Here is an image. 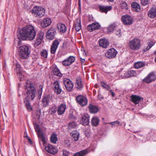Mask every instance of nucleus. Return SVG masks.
<instances>
[{
	"instance_id": "6ab92c4d",
	"label": "nucleus",
	"mask_w": 156,
	"mask_h": 156,
	"mask_svg": "<svg viewBox=\"0 0 156 156\" xmlns=\"http://www.w3.org/2000/svg\"><path fill=\"white\" fill-rule=\"evenodd\" d=\"M131 101L135 104H139L141 100L143 99L141 97L136 95H132L131 97Z\"/></svg>"
},
{
	"instance_id": "39448f33",
	"label": "nucleus",
	"mask_w": 156,
	"mask_h": 156,
	"mask_svg": "<svg viewBox=\"0 0 156 156\" xmlns=\"http://www.w3.org/2000/svg\"><path fill=\"white\" fill-rule=\"evenodd\" d=\"M32 12L36 17H41L43 16L45 14V10L44 9L38 6H35L34 7Z\"/></svg>"
},
{
	"instance_id": "ddd939ff",
	"label": "nucleus",
	"mask_w": 156,
	"mask_h": 156,
	"mask_svg": "<svg viewBox=\"0 0 156 156\" xmlns=\"http://www.w3.org/2000/svg\"><path fill=\"white\" fill-rule=\"evenodd\" d=\"M75 60V59L74 57L70 56L67 58L64 59L62 63L63 65L64 66H69Z\"/></svg>"
},
{
	"instance_id": "f3484780",
	"label": "nucleus",
	"mask_w": 156,
	"mask_h": 156,
	"mask_svg": "<svg viewBox=\"0 0 156 156\" xmlns=\"http://www.w3.org/2000/svg\"><path fill=\"white\" fill-rule=\"evenodd\" d=\"M54 89L55 92L57 94H60L62 91L60 86L59 82L58 81H55L53 83Z\"/></svg>"
},
{
	"instance_id": "37998d69",
	"label": "nucleus",
	"mask_w": 156,
	"mask_h": 156,
	"mask_svg": "<svg viewBox=\"0 0 156 156\" xmlns=\"http://www.w3.org/2000/svg\"><path fill=\"white\" fill-rule=\"evenodd\" d=\"M42 40L37 38L36 40L34 43V46L36 47L39 45L41 43Z\"/></svg>"
},
{
	"instance_id": "052dcab7",
	"label": "nucleus",
	"mask_w": 156,
	"mask_h": 156,
	"mask_svg": "<svg viewBox=\"0 0 156 156\" xmlns=\"http://www.w3.org/2000/svg\"><path fill=\"white\" fill-rule=\"evenodd\" d=\"M155 62H156V58H155Z\"/></svg>"
},
{
	"instance_id": "7ed1b4c3",
	"label": "nucleus",
	"mask_w": 156,
	"mask_h": 156,
	"mask_svg": "<svg viewBox=\"0 0 156 156\" xmlns=\"http://www.w3.org/2000/svg\"><path fill=\"white\" fill-rule=\"evenodd\" d=\"M20 58L23 59L27 58L30 56V51L27 46L23 45L20 47L19 50Z\"/></svg>"
},
{
	"instance_id": "aec40b11",
	"label": "nucleus",
	"mask_w": 156,
	"mask_h": 156,
	"mask_svg": "<svg viewBox=\"0 0 156 156\" xmlns=\"http://www.w3.org/2000/svg\"><path fill=\"white\" fill-rule=\"evenodd\" d=\"M59 44L58 41L55 40L54 41L51 48V54H53L55 53Z\"/></svg>"
},
{
	"instance_id": "a211bd4d",
	"label": "nucleus",
	"mask_w": 156,
	"mask_h": 156,
	"mask_svg": "<svg viewBox=\"0 0 156 156\" xmlns=\"http://www.w3.org/2000/svg\"><path fill=\"white\" fill-rule=\"evenodd\" d=\"M51 97L49 95L45 96L42 100V105L43 107H46L48 105L49 103L51 100Z\"/></svg>"
},
{
	"instance_id": "4468645a",
	"label": "nucleus",
	"mask_w": 156,
	"mask_h": 156,
	"mask_svg": "<svg viewBox=\"0 0 156 156\" xmlns=\"http://www.w3.org/2000/svg\"><path fill=\"white\" fill-rule=\"evenodd\" d=\"M56 32L55 29L53 28H51L47 31L46 37L47 39L52 40L54 37Z\"/></svg>"
},
{
	"instance_id": "6e6552de",
	"label": "nucleus",
	"mask_w": 156,
	"mask_h": 156,
	"mask_svg": "<svg viewBox=\"0 0 156 156\" xmlns=\"http://www.w3.org/2000/svg\"><path fill=\"white\" fill-rule=\"evenodd\" d=\"M76 101L81 106H84L87 105V100L86 98L82 95H79L76 98Z\"/></svg>"
},
{
	"instance_id": "f03ea898",
	"label": "nucleus",
	"mask_w": 156,
	"mask_h": 156,
	"mask_svg": "<svg viewBox=\"0 0 156 156\" xmlns=\"http://www.w3.org/2000/svg\"><path fill=\"white\" fill-rule=\"evenodd\" d=\"M36 32L34 27L32 25H28L23 28L17 34L19 40H33L35 37Z\"/></svg>"
},
{
	"instance_id": "5701e85b",
	"label": "nucleus",
	"mask_w": 156,
	"mask_h": 156,
	"mask_svg": "<svg viewBox=\"0 0 156 156\" xmlns=\"http://www.w3.org/2000/svg\"><path fill=\"white\" fill-rule=\"evenodd\" d=\"M51 19L47 18L43 20V21L41 23V24L44 28H45L49 26L51 24Z\"/></svg>"
},
{
	"instance_id": "4be33fe9",
	"label": "nucleus",
	"mask_w": 156,
	"mask_h": 156,
	"mask_svg": "<svg viewBox=\"0 0 156 156\" xmlns=\"http://www.w3.org/2000/svg\"><path fill=\"white\" fill-rule=\"evenodd\" d=\"M37 136L40 144H41V142H42L43 145L44 146V144L46 142V137L43 134V133H39Z\"/></svg>"
},
{
	"instance_id": "e433bc0d",
	"label": "nucleus",
	"mask_w": 156,
	"mask_h": 156,
	"mask_svg": "<svg viewBox=\"0 0 156 156\" xmlns=\"http://www.w3.org/2000/svg\"><path fill=\"white\" fill-rule=\"evenodd\" d=\"M57 108L56 105H52L51 107L50 108L49 111V113L51 114L55 113L57 111Z\"/></svg>"
},
{
	"instance_id": "393cba45",
	"label": "nucleus",
	"mask_w": 156,
	"mask_h": 156,
	"mask_svg": "<svg viewBox=\"0 0 156 156\" xmlns=\"http://www.w3.org/2000/svg\"><path fill=\"white\" fill-rule=\"evenodd\" d=\"M100 46L104 48H106L109 44L108 40L105 39H100L99 42Z\"/></svg>"
},
{
	"instance_id": "6e6d98bb",
	"label": "nucleus",
	"mask_w": 156,
	"mask_h": 156,
	"mask_svg": "<svg viewBox=\"0 0 156 156\" xmlns=\"http://www.w3.org/2000/svg\"><path fill=\"white\" fill-rule=\"evenodd\" d=\"M80 60L82 63H84L85 61V59H82L81 58H80Z\"/></svg>"
},
{
	"instance_id": "dca6fc26",
	"label": "nucleus",
	"mask_w": 156,
	"mask_h": 156,
	"mask_svg": "<svg viewBox=\"0 0 156 156\" xmlns=\"http://www.w3.org/2000/svg\"><path fill=\"white\" fill-rule=\"evenodd\" d=\"M89 115L87 114H83L81 117L80 123L83 125H87L89 123Z\"/></svg>"
},
{
	"instance_id": "1a4fd4ad",
	"label": "nucleus",
	"mask_w": 156,
	"mask_h": 156,
	"mask_svg": "<svg viewBox=\"0 0 156 156\" xmlns=\"http://www.w3.org/2000/svg\"><path fill=\"white\" fill-rule=\"evenodd\" d=\"M121 20L124 25H130L133 22V18L128 15L123 16L121 18Z\"/></svg>"
},
{
	"instance_id": "09e8293b",
	"label": "nucleus",
	"mask_w": 156,
	"mask_h": 156,
	"mask_svg": "<svg viewBox=\"0 0 156 156\" xmlns=\"http://www.w3.org/2000/svg\"><path fill=\"white\" fill-rule=\"evenodd\" d=\"M63 154L64 156H68L69 155H73V154L69 152L68 151L64 150L63 151Z\"/></svg>"
},
{
	"instance_id": "bb28decb",
	"label": "nucleus",
	"mask_w": 156,
	"mask_h": 156,
	"mask_svg": "<svg viewBox=\"0 0 156 156\" xmlns=\"http://www.w3.org/2000/svg\"><path fill=\"white\" fill-rule=\"evenodd\" d=\"M89 152V150L88 149H87L76 153L73 154V156H83L87 154Z\"/></svg>"
},
{
	"instance_id": "473e14b6",
	"label": "nucleus",
	"mask_w": 156,
	"mask_h": 156,
	"mask_svg": "<svg viewBox=\"0 0 156 156\" xmlns=\"http://www.w3.org/2000/svg\"><path fill=\"white\" fill-rule=\"evenodd\" d=\"M116 27L115 23H113L111 24L108 27L107 30L108 33H111L113 32Z\"/></svg>"
},
{
	"instance_id": "9b49d317",
	"label": "nucleus",
	"mask_w": 156,
	"mask_h": 156,
	"mask_svg": "<svg viewBox=\"0 0 156 156\" xmlns=\"http://www.w3.org/2000/svg\"><path fill=\"white\" fill-rule=\"evenodd\" d=\"M45 149L46 151L53 155L55 154L57 152V148L50 144H48L46 146Z\"/></svg>"
},
{
	"instance_id": "2eb2a0df",
	"label": "nucleus",
	"mask_w": 156,
	"mask_h": 156,
	"mask_svg": "<svg viewBox=\"0 0 156 156\" xmlns=\"http://www.w3.org/2000/svg\"><path fill=\"white\" fill-rule=\"evenodd\" d=\"M100 25L98 23H94L87 26V30L90 32H92L100 28Z\"/></svg>"
},
{
	"instance_id": "412c9836",
	"label": "nucleus",
	"mask_w": 156,
	"mask_h": 156,
	"mask_svg": "<svg viewBox=\"0 0 156 156\" xmlns=\"http://www.w3.org/2000/svg\"><path fill=\"white\" fill-rule=\"evenodd\" d=\"M66 108V106L65 104H62L60 105L57 109V113L58 115L63 114L64 113Z\"/></svg>"
},
{
	"instance_id": "8fccbe9b",
	"label": "nucleus",
	"mask_w": 156,
	"mask_h": 156,
	"mask_svg": "<svg viewBox=\"0 0 156 156\" xmlns=\"http://www.w3.org/2000/svg\"><path fill=\"white\" fill-rule=\"evenodd\" d=\"M148 2V0H141V4L144 6L147 4Z\"/></svg>"
},
{
	"instance_id": "a18cd8bd",
	"label": "nucleus",
	"mask_w": 156,
	"mask_h": 156,
	"mask_svg": "<svg viewBox=\"0 0 156 156\" xmlns=\"http://www.w3.org/2000/svg\"><path fill=\"white\" fill-rule=\"evenodd\" d=\"M44 35V33L42 31H40L37 34V38L42 40Z\"/></svg>"
},
{
	"instance_id": "603ef678",
	"label": "nucleus",
	"mask_w": 156,
	"mask_h": 156,
	"mask_svg": "<svg viewBox=\"0 0 156 156\" xmlns=\"http://www.w3.org/2000/svg\"><path fill=\"white\" fill-rule=\"evenodd\" d=\"M101 86L107 88L108 87V86L104 82H101Z\"/></svg>"
},
{
	"instance_id": "0eeeda50",
	"label": "nucleus",
	"mask_w": 156,
	"mask_h": 156,
	"mask_svg": "<svg viewBox=\"0 0 156 156\" xmlns=\"http://www.w3.org/2000/svg\"><path fill=\"white\" fill-rule=\"evenodd\" d=\"M64 84L68 91H71L73 90V85L72 82L68 79L65 78L63 79Z\"/></svg>"
},
{
	"instance_id": "f704fd0d",
	"label": "nucleus",
	"mask_w": 156,
	"mask_h": 156,
	"mask_svg": "<svg viewBox=\"0 0 156 156\" xmlns=\"http://www.w3.org/2000/svg\"><path fill=\"white\" fill-rule=\"evenodd\" d=\"M52 73L54 75H56L58 76H61L62 74L59 71V70L56 67L53 68L52 70Z\"/></svg>"
},
{
	"instance_id": "c9c22d12",
	"label": "nucleus",
	"mask_w": 156,
	"mask_h": 156,
	"mask_svg": "<svg viewBox=\"0 0 156 156\" xmlns=\"http://www.w3.org/2000/svg\"><path fill=\"white\" fill-rule=\"evenodd\" d=\"M154 44V43L153 41H151L148 44V45L146 47H145L143 49L144 52H146Z\"/></svg>"
},
{
	"instance_id": "423d86ee",
	"label": "nucleus",
	"mask_w": 156,
	"mask_h": 156,
	"mask_svg": "<svg viewBox=\"0 0 156 156\" xmlns=\"http://www.w3.org/2000/svg\"><path fill=\"white\" fill-rule=\"evenodd\" d=\"M156 79V76L155 75L154 73H151L143 80V82L149 83L154 81Z\"/></svg>"
},
{
	"instance_id": "de8ad7c7",
	"label": "nucleus",
	"mask_w": 156,
	"mask_h": 156,
	"mask_svg": "<svg viewBox=\"0 0 156 156\" xmlns=\"http://www.w3.org/2000/svg\"><path fill=\"white\" fill-rule=\"evenodd\" d=\"M16 66L17 71L20 73H21L22 68L20 67V65L18 63H16Z\"/></svg>"
},
{
	"instance_id": "13d9d810",
	"label": "nucleus",
	"mask_w": 156,
	"mask_h": 156,
	"mask_svg": "<svg viewBox=\"0 0 156 156\" xmlns=\"http://www.w3.org/2000/svg\"><path fill=\"white\" fill-rule=\"evenodd\" d=\"M40 88H41V90H40L41 91H42V86H40Z\"/></svg>"
},
{
	"instance_id": "3c124183",
	"label": "nucleus",
	"mask_w": 156,
	"mask_h": 156,
	"mask_svg": "<svg viewBox=\"0 0 156 156\" xmlns=\"http://www.w3.org/2000/svg\"><path fill=\"white\" fill-rule=\"evenodd\" d=\"M76 126V123L74 122L70 123L69 125V128H74Z\"/></svg>"
},
{
	"instance_id": "c03bdc74",
	"label": "nucleus",
	"mask_w": 156,
	"mask_h": 156,
	"mask_svg": "<svg viewBox=\"0 0 156 156\" xmlns=\"http://www.w3.org/2000/svg\"><path fill=\"white\" fill-rule=\"evenodd\" d=\"M34 126L35 131L37 133V135L39 133H42V132L39 126L38 125L35 124Z\"/></svg>"
},
{
	"instance_id": "20e7f679",
	"label": "nucleus",
	"mask_w": 156,
	"mask_h": 156,
	"mask_svg": "<svg viewBox=\"0 0 156 156\" xmlns=\"http://www.w3.org/2000/svg\"><path fill=\"white\" fill-rule=\"evenodd\" d=\"M130 48L133 50L139 49L141 46V41L138 38H135L130 41L129 43Z\"/></svg>"
},
{
	"instance_id": "cd10ccee",
	"label": "nucleus",
	"mask_w": 156,
	"mask_h": 156,
	"mask_svg": "<svg viewBox=\"0 0 156 156\" xmlns=\"http://www.w3.org/2000/svg\"><path fill=\"white\" fill-rule=\"evenodd\" d=\"M131 6L133 9V10L136 12H140L141 8L140 5L137 3L133 2L131 4Z\"/></svg>"
},
{
	"instance_id": "72a5a7b5",
	"label": "nucleus",
	"mask_w": 156,
	"mask_h": 156,
	"mask_svg": "<svg viewBox=\"0 0 156 156\" xmlns=\"http://www.w3.org/2000/svg\"><path fill=\"white\" fill-rule=\"evenodd\" d=\"M50 140L51 142L53 144L56 143L58 139L57 135L55 133H53L52 134L51 136Z\"/></svg>"
},
{
	"instance_id": "f257e3e1",
	"label": "nucleus",
	"mask_w": 156,
	"mask_h": 156,
	"mask_svg": "<svg viewBox=\"0 0 156 156\" xmlns=\"http://www.w3.org/2000/svg\"><path fill=\"white\" fill-rule=\"evenodd\" d=\"M26 83L24 88L27 96L24 100V102L27 109L30 111L32 110V108L29 101L33 100L35 97L36 90L33 84L30 81L27 80L26 81Z\"/></svg>"
},
{
	"instance_id": "49530a36",
	"label": "nucleus",
	"mask_w": 156,
	"mask_h": 156,
	"mask_svg": "<svg viewBox=\"0 0 156 156\" xmlns=\"http://www.w3.org/2000/svg\"><path fill=\"white\" fill-rule=\"evenodd\" d=\"M48 54V52L45 50H43L41 52V56L44 58L47 57Z\"/></svg>"
},
{
	"instance_id": "4c0bfd02",
	"label": "nucleus",
	"mask_w": 156,
	"mask_h": 156,
	"mask_svg": "<svg viewBox=\"0 0 156 156\" xmlns=\"http://www.w3.org/2000/svg\"><path fill=\"white\" fill-rule=\"evenodd\" d=\"M145 64L143 62H138L134 64V67L136 69H139L144 66Z\"/></svg>"
},
{
	"instance_id": "b1692460",
	"label": "nucleus",
	"mask_w": 156,
	"mask_h": 156,
	"mask_svg": "<svg viewBox=\"0 0 156 156\" xmlns=\"http://www.w3.org/2000/svg\"><path fill=\"white\" fill-rule=\"evenodd\" d=\"M112 7L111 6H100L99 9L100 11L102 12L107 13L108 11L111 10Z\"/></svg>"
},
{
	"instance_id": "7c9ffc66",
	"label": "nucleus",
	"mask_w": 156,
	"mask_h": 156,
	"mask_svg": "<svg viewBox=\"0 0 156 156\" xmlns=\"http://www.w3.org/2000/svg\"><path fill=\"white\" fill-rule=\"evenodd\" d=\"M76 88L80 90L82 88L83 86L81 79L79 78L76 79Z\"/></svg>"
},
{
	"instance_id": "2f4dec72",
	"label": "nucleus",
	"mask_w": 156,
	"mask_h": 156,
	"mask_svg": "<svg viewBox=\"0 0 156 156\" xmlns=\"http://www.w3.org/2000/svg\"><path fill=\"white\" fill-rule=\"evenodd\" d=\"M100 121V120L98 118L94 117L92 118L91 120L92 125L94 126H96L98 125Z\"/></svg>"
},
{
	"instance_id": "4d7b16f0",
	"label": "nucleus",
	"mask_w": 156,
	"mask_h": 156,
	"mask_svg": "<svg viewBox=\"0 0 156 156\" xmlns=\"http://www.w3.org/2000/svg\"><path fill=\"white\" fill-rule=\"evenodd\" d=\"M28 140L30 142V143H32V141L31 140V139H30V138H29V137H28Z\"/></svg>"
},
{
	"instance_id": "f8f14e48",
	"label": "nucleus",
	"mask_w": 156,
	"mask_h": 156,
	"mask_svg": "<svg viewBox=\"0 0 156 156\" xmlns=\"http://www.w3.org/2000/svg\"><path fill=\"white\" fill-rule=\"evenodd\" d=\"M148 16L151 19H154L156 17V5L153 6L148 11Z\"/></svg>"
},
{
	"instance_id": "864d4df0",
	"label": "nucleus",
	"mask_w": 156,
	"mask_h": 156,
	"mask_svg": "<svg viewBox=\"0 0 156 156\" xmlns=\"http://www.w3.org/2000/svg\"><path fill=\"white\" fill-rule=\"evenodd\" d=\"M116 35L119 36H120L121 34V31L120 30H117L116 32Z\"/></svg>"
},
{
	"instance_id": "a19ab883",
	"label": "nucleus",
	"mask_w": 156,
	"mask_h": 156,
	"mask_svg": "<svg viewBox=\"0 0 156 156\" xmlns=\"http://www.w3.org/2000/svg\"><path fill=\"white\" fill-rule=\"evenodd\" d=\"M108 123L111 124L112 127H113V126H118L120 124V122L116 120L114 122H111Z\"/></svg>"
},
{
	"instance_id": "58836bf2",
	"label": "nucleus",
	"mask_w": 156,
	"mask_h": 156,
	"mask_svg": "<svg viewBox=\"0 0 156 156\" xmlns=\"http://www.w3.org/2000/svg\"><path fill=\"white\" fill-rule=\"evenodd\" d=\"M71 134L75 141H76L78 140L79 136V134L78 133L75 132H73L72 133H71Z\"/></svg>"
},
{
	"instance_id": "5fc2aeb1",
	"label": "nucleus",
	"mask_w": 156,
	"mask_h": 156,
	"mask_svg": "<svg viewBox=\"0 0 156 156\" xmlns=\"http://www.w3.org/2000/svg\"><path fill=\"white\" fill-rule=\"evenodd\" d=\"M110 92L111 93L112 97H114L115 96V93L112 90H111Z\"/></svg>"
},
{
	"instance_id": "c85d7f7f",
	"label": "nucleus",
	"mask_w": 156,
	"mask_h": 156,
	"mask_svg": "<svg viewBox=\"0 0 156 156\" xmlns=\"http://www.w3.org/2000/svg\"><path fill=\"white\" fill-rule=\"evenodd\" d=\"M57 26L60 32H65L66 30V27L63 24L58 23L57 24Z\"/></svg>"
},
{
	"instance_id": "c756f323",
	"label": "nucleus",
	"mask_w": 156,
	"mask_h": 156,
	"mask_svg": "<svg viewBox=\"0 0 156 156\" xmlns=\"http://www.w3.org/2000/svg\"><path fill=\"white\" fill-rule=\"evenodd\" d=\"M88 108L90 112L92 113H97L98 110V109L97 107L91 104L89 105Z\"/></svg>"
},
{
	"instance_id": "a878e982",
	"label": "nucleus",
	"mask_w": 156,
	"mask_h": 156,
	"mask_svg": "<svg viewBox=\"0 0 156 156\" xmlns=\"http://www.w3.org/2000/svg\"><path fill=\"white\" fill-rule=\"evenodd\" d=\"M75 27L76 30L79 31L81 28V25L80 19L78 18L76 19L75 22Z\"/></svg>"
},
{
	"instance_id": "bf43d9fd",
	"label": "nucleus",
	"mask_w": 156,
	"mask_h": 156,
	"mask_svg": "<svg viewBox=\"0 0 156 156\" xmlns=\"http://www.w3.org/2000/svg\"><path fill=\"white\" fill-rule=\"evenodd\" d=\"M154 54H156V51H154Z\"/></svg>"
},
{
	"instance_id": "79ce46f5",
	"label": "nucleus",
	"mask_w": 156,
	"mask_h": 156,
	"mask_svg": "<svg viewBox=\"0 0 156 156\" xmlns=\"http://www.w3.org/2000/svg\"><path fill=\"white\" fill-rule=\"evenodd\" d=\"M121 6L122 9H128L127 5L124 1H122L121 3Z\"/></svg>"
},
{
	"instance_id": "ea45409f",
	"label": "nucleus",
	"mask_w": 156,
	"mask_h": 156,
	"mask_svg": "<svg viewBox=\"0 0 156 156\" xmlns=\"http://www.w3.org/2000/svg\"><path fill=\"white\" fill-rule=\"evenodd\" d=\"M127 75L128 77L133 76L136 75V72L133 70H130L127 72Z\"/></svg>"
},
{
	"instance_id": "9d476101",
	"label": "nucleus",
	"mask_w": 156,
	"mask_h": 156,
	"mask_svg": "<svg viewBox=\"0 0 156 156\" xmlns=\"http://www.w3.org/2000/svg\"><path fill=\"white\" fill-rule=\"evenodd\" d=\"M117 53V52L113 48L108 49L105 54L106 56L108 58L115 57Z\"/></svg>"
}]
</instances>
